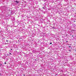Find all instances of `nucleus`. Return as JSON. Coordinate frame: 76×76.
<instances>
[{
    "label": "nucleus",
    "mask_w": 76,
    "mask_h": 76,
    "mask_svg": "<svg viewBox=\"0 0 76 76\" xmlns=\"http://www.w3.org/2000/svg\"><path fill=\"white\" fill-rule=\"evenodd\" d=\"M15 2H16V4H19V1H16Z\"/></svg>",
    "instance_id": "obj_1"
},
{
    "label": "nucleus",
    "mask_w": 76,
    "mask_h": 76,
    "mask_svg": "<svg viewBox=\"0 0 76 76\" xmlns=\"http://www.w3.org/2000/svg\"><path fill=\"white\" fill-rule=\"evenodd\" d=\"M33 53H35V50H33Z\"/></svg>",
    "instance_id": "obj_2"
},
{
    "label": "nucleus",
    "mask_w": 76,
    "mask_h": 76,
    "mask_svg": "<svg viewBox=\"0 0 76 76\" xmlns=\"http://www.w3.org/2000/svg\"><path fill=\"white\" fill-rule=\"evenodd\" d=\"M50 44H52V42H50Z\"/></svg>",
    "instance_id": "obj_3"
},
{
    "label": "nucleus",
    "mask_w": 76,
    "mask_h": 76,
    "mask_svg": "<svg viewBox=\"0 0 76 76\" xmlns=\"http://www.w3.org/2000/svg\"><path fill=\"white\" fill-rule=\"evenodd\" d=\"M7 64L6 62H5L4 63V64Z\"/></svg>",
    "instance_id": "obj_4"
},
{
    "label": "nucleus",
    "mask_w": 76,
    "mask_h": 76,
    "mask_svg": "<svg viewBox=\"0 0 76 76\" xmlns=\"http://www.w3.org/2000/svg\"><path fill=\"white\" fill-rule=\"evenodd\" d=\"M6 42H8V40H6Z\"/></svg>",
    "instance_id": "obj_5"
},
{
    "label": "nucleus",
    "mask_w": 76,
    "mask_h": 76,
    "mask_svg": "<svg viewBox=\"0 0 76 76\" xmlns=\"http://www.w3.org/2000/svg\"><path fill=\"white\" fill-rule=\"evenodd\" d=\"M11 50H12V49H11Z\"/></svg>",
    "instance_id": "obj_6"
},
{
    "label": "nucleus",
    "mask_w": 76,
    "mask_h": 76,
    "mask_svg": "<svg viewBox=\"0 0 76 76\" xmlns=\"http://www.w3.org/2000/svg\"><path fill=\"white\" fill-rule=\"evenodd\" d=\"M24 76H25V74H24Z\"/></svg>",
    "instance_id": "obj_7"
},
{
    "label": "nucleus",
    "mask_w": 76,
    "mask_h": 76,
    "mask_svg": "<svg viewBox=\"0 0 76 76\" xmlns=\"http://www.w3.org/2000/svg\"><path fill=\"white\" fill-rule=\"evenodd\" d=\"M69 51H70V50H69Z\"/></svg>",
    "instance_id": "obj_8"
},
{
    "label": "nucleus",
    "mask_w": 76,
    "mask_h": 76,
    "mask_svg": "<svg viewBox=\"0 0 76 76\" xmlns=\"http://www.w3.org/2000/svg\"><path fill=\"white\" fill-rule=\"evenodd\" d=\"M10 54H11V53H10Z\"/></svg>",
    "instance_id": "obj_9"
},
{
    "label": "nucleus",
    "mask_w": 76,
    "mask_h": 76,
    "mask_svg": "<svg viewBox=\"0 0 76 76\" xmlns=\"http://www.w3.org/2000/svg\"><path fill=\"white\" fill-rule=\"evenodd\" d=\"M43 8L44 9V7H43Z\"/></svg>",
    "instance_id": "obj_10"
},
{
    "label": "nucleus",
    "mask_w": 76,
    "mask_h": 76,
    "mask_svg": "<svg viewBox=\"0 0 76 76\" xmlns=\"http://www.w3.org/2000/svg\"><path fill=\"white\" fill-rule=\"evenodd\" d=\"M66 42H67V41Z\"/></svg>",
    "instance_id": "obj_11"
}]
</instances>
